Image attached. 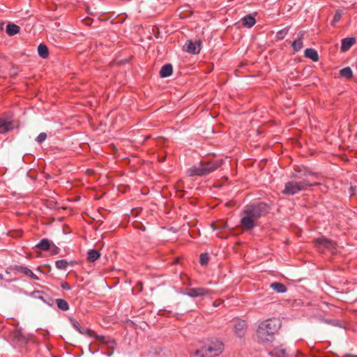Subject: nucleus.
<instances>
[{
	"mask_svg": "<svg viewBox=\"0 0 357 357\" xmlns=\"http://www.w3.org/2000/svg\"><path fill=\"white\" fill-rule=\"evenodd\" d=\"M281 327L278 319H269L261 321L257 329L256 336L259 343L271 344Z\"/></svg>",
	"mask_w": 357,
	"mask_h": 357,
	"instance_id": "1",
	"label": "nucleus"
},
{
	"mask_svg": "<svg viewBox=\"0 0 357 357\" xmlns=\"http://www.w3.org/2000/svg\"><path fill=\"white\" fill-rule=\"evenodd\" d=\"M268 212V207L264 203L246 206L241 213V226L245 230L252 229L255 226V222Z\"/></svg>",
	"mask_w": 357,
	"mask_h": 357,
	"instance_id": "2",
	"label": "nucleus"
},
{
	"mask_svg": "<svg viewBox=\"0 0 357 357\" xmlns=\"http://www.w3.org/2000/svg\"><path fill=\"white\" fill-rule=\"evenodd\" d=\"M222 164V160H213L201 162L198 165H194L189 168L186 174L188 176H206L216 170Z\"/></svg>",
	"mask_w": 357,
	"mask_h": 357,
	"instance_id": "3",
	"label": "nucleus"
},
{
	"mask_svg": "<svg viewBox=\"0 0 357 357\" xmlns=\"http://www.w3.org/2000/svg\"><path fill=\"white\" fill-rule=\"evenodd\" d=\"M318 185H319V183H312L307 179H303L300 181H289L285 183L282 193L284 195H294L300 191L305 190L307 187Z\"/></svg>",
	"mask_w": 357,
	"mask_h": 357,
	"instance_id": "4",
	"label": "nucleus"
},
{
	"mask_svg": "<svg viewBox=\"0 0 357 357\" xmlns=\"http://www.w3.org/2000/svg\"><path fill=\"white\" fill-rule=\"evenodd\" d=\"M223 344L221 342L215 341L207 346L203 347L197 351V354L202 357H214L222 352Z\"/></svg>",
	"mask_w": 357,
	"mask_h": 357,
	"instance_id": "5",
	"label": "nucleus"
},
{
	"mask_svg": "<svg viewBox=\"0 0 357 357\" xmlns=\"http://www.w3.org/2000/svg\"><path fill=\"white\" fill-rule=\"evenodd\" d=\"M313 242L315 247H317L320 251L324 252L327 250L331 251L333 254L335 253L337 244L331 239L321 236L314 239Z\"/></svg>",
	"mask_w": 357,
	"mask_h": 357,
	"instance_id": "6",
	"label": "nucleus"
},
{
	"mask_svg": "<svg viewBox=\"0 0 357 357\" xmlns=\"http://www.w3.org/2000/svg\"><path fill=\"white\" fill-rule=\"evenodd\" d=\"M79 333L87 335L89 337L95 338L97 341L100 342L101 343L107 345L109 348L114 349V345L115 344V341L114 339H112L109 337L99 335L96 334L94 331L89 329L84 328L80 326V329L77 330Z\"/></svg>",
	"mask_w": 357,
	"mask_h": 357,
	"instance_id": "7",
	"label": "nucleus"
},
{
	"mask_svg": "<svg viewBox=\"0 0 357 357\" xmlns=\"http://www.w3.org/2000/svg\"><path fill=\"white\" fill-rule=\"evenodd\" d=\"M202 42L200 40H197L195 42L192 40H188L183 46L184 50L190 54H196L199 53L201 50Z\"/></svg>",
	"mask_w": 357,
	"mask_h": 357,
	"instance_id": "8",
	"label": "nucleus"
},
{
	"mask_svg": "<svg viewBox=\"0 0 357 357\" xmlns=\"http://www.w3.org/2000/svg\"><path fill=\"white\" fill-rule=\"evenodd\" d=\"M210 293V290L203 287L198 288H190L188 289V291L184 293L185 295H187L192 298H197L199 296H204L208 295Z\"/></svg>",
	"mask_w": 357,
	"mask_h": 357,
	"instance_id": "9",
	"label": "nucleus"
},
{
	"mask_svg": "<svg viewBox=\"0 0 357 357\" xmlns=\"http://www.w3.org/2000/svg\"><path fill=\"white\" fill-rule=\"evenodd\" d=\"M247 330V324L243 320H238L236 321L234 325V332L238 337H242L245 335Z\"/></svg>",
	"mask_w": 357,
	"mask_h": 357,
	"instance_id": "10",
	"label": "nucleus"
},
{
	"mask_svg": "<svg viewBox=\"0 0 357 357\" xmlns=\"http://www.w3.org/2000/svg\"><path fill=\"white\" fill-rule=\"evenodd\" d=\"M305 33V32L304 31H301L298 32L297 39L293 41L291 44L294 51L298 52L302 49L303 39L304 38Z\"/></svg>",
	"mask_w": 357,
	"mask_h": 357,
	"instance_id": "11",
	"label": "nucleus"
},
{
	"mask_svg": "<svg viewBox=\"0 0 357 357\" xmlns=\"http://www.w3.org/2000/svg\"><path fill=\"white\" fill-rule=\"evenodd\" d=\"M356 43V38L354 37H348L342 39L341 44V51L347 52Z\"/></svg>",
	"mask_w": 357,
	"mask_h": 357,
	"instance_id": "12",
	"label": "nucleus"
},
{
	"mask_svg": "<svg viewBox=\"0 0 357 357\" xmlns=\"http://www.w3.org/2000/svg\"><path fill=\"white\" fill-rule=\"evenodd\" d=\"M15 269L20 273H22L25 274L26 275L30 277L31 279L38 280H39L38 277L35 275L31 269H29L27 267L22 266H17L15 267Z\"/></svg>",
	"mask_w": 357,
	"mask_h": 357,
	"instance_id": "13",
	"label": "nucleus"
},
{
	"mask_svg": "<svg viewBox=\"0 0 357 357\" xmlns=\"http://www.w3.org/2000/svg\"><path fill=\"white\" fill-rule=\"evenodd\" d=\"M13 128L12 121L6 119H0V133H5Z\"/></svg>",
	"mask_w": 357,
	"mask_h": 357,
	"instance_id": "14",
	"label": "nucleus"
},
{
	"mask_svg": "<svg viewBox=\"0 0 357 357\" xmlns=\"http://www.w3.org/2000/svg\"><path fill=\"white\" fill-rule=\"evenodd\" d=\"M268 354L272 357H286V349L281 345L274 348Z\"/></svg>",
	"mask_w": 357,
	"mask_h": 357,
	"instance_id": "15",
	"label": "nucleus"
},
{
	"mask_svg": "<svg viewBox=\"0 0 357 357\" xmlns=\"http://www.w3.org/2000/svg\"><path fill=\"white\" fill-rule=\"evenodd\" d=\"M20 31V27L15 24L8 23L6 26V31L10 36L17 34Z\"/></svg>",
	"mask_w": 357,
	"mask_h": 357,
	"instance_id": "16",
	"label": "nucleus"
},
{
	"mask_svg": "<svg viewBox=\"0 0 357 357\" xmlns=\"http://www.w3.org/2000/svg\"><path fill=\"white\" fill-rule=\"evenodd\" d=\"M172 66L169 63L164 65L160 70V76L161 77H167L172 73Z\"/></svg>",
	"mask_w": 357,
	"mask_h": 357,
	"instance_id": "17",
	"label": "nucleus"
},
{
	"mask_svg": "<svg viewBox=\"0 0 357 357\" xmlns=\"http://www.w3.org/2000/svg\"><path fill=\"white\" fill-rule=\"evenodd\" d=\"M305 56L311 59L313 61H317L319 60L317 52L312 48H307L305 50Z\"/></svg>",
	"mask_w": 357,
	"mask_h": 357,
	"instance_id": "18",
	"label": "nucleus"
},
{
	"mask_svg": "<svg viewBox=\"0 0 357 357\" xmlns=\"http://www.w3.org/2000/svg\"><path fill=\"white\" fill-rule=\"evenodd\" d=\"M270 287L278 293H284L287 290L286 286L280 282H273Z\"/></svg>",
	"mask_w": 357,
	"mask_h": 357,
	"instance_id": "19",
	"label": "nucleus"
},
{
	"mask_svg": "<svg viewBox=\"0 0 357 357\" xmlns=\"http://www.w3.org/2000/svg\"><path fill=\"white\" fill-rule=\"evenodd\" d=\"M74 264H75L74 261H70L68 262L66 260L61 259V260H57L55 262V266L58 269L66 270L69 264L73 265Z\"/></svg>",
	"mask_w": 357,
	"mask_h": 357,
	"instance_id": "20",
	"label": "nucleus"
},
{
	"mask_svg": "<svg viewBox=\"0 0 357 357\" xmlns=\"http://www.w3.org/2000/svg\"><path fill=\"white\" fill-rule=\"evenodd\" d=\"M38 53L43 59H46L49 56V51L47 47L45 44H40L38 47Z\"/></svg>",
	"mask_w": 357,
	"mask_h": 357,
	"instance_id": "21",
	"label": "nucleus"
},
{
	"mask_svg": "<svg viewBox=\"0 0 357 357\" xmlns=\"http://www.w3.org/2000/svg\"><path fill=\"white\" fill-rule=\"evenodd\" d=\"M243 25L248 28L252 27L255 24L256 21L255 17L251 15H246L242 20Z\"/></svg>",
	"mask_w": 357,
	"mask_h": 357,
	"instance_id": "22",
	"label": "nucleus"
},
{
	"mask_svg": "<svg viewBox=\"0 0 357 357\" xmlns=\"http://www.w3.org/2000/svg\"><path fill=\"white\" fill-rule=\"evenodd\" d=\"M13 337L18 342H20L23 344H26L28 342V339L19 330L15 331L13 333Z\"/></svg>",
	"mask_w": 357,
	"mask_h": 357,
	"instance_id": "23",
	"label": "nucleus"
},
{
	"mask_svg": "<svg viewBox=\"0 0 357 357\" xmlns=\"http://www.w3.org/2000/svg\"><path fill=\"white\" fill-rule=\"evenodd\" d=\"M36 247L43 251H47L50 248V241L47 238H43L36 245Z\"/></svg>",
	"mask_w": 357,
	"mask_h": 357,
	"instance_id": "24",
	"label": "nucleus"
},
{
	"mask_svg": "<svg viewBox=\"0 0 357 357\" xmlns=\"http://www.w3.org/2000/svg\"><path fill=\"white\" fill-rule=\"evenodd\" d=\"M100 252L96 250H90L88 252L87 259L89 261L93 262L97 260L100 257Z\"/></svg>",
	"mask_w": 357,
	"mask_h": 357,
	"instance_id": "25",
	"label": "nucleus"
},
{
	"mask_svg": "<svg viewBox=\"0 0 357 357\" xmlns=\"http://www.w3.org/2000/svg\"><path fill=\"white\" fill-rule=\"evenodd\" d=\"M57 307L61 310L66 311L69 309V305L68 302L62 298H57L56 300Z\"/></svg>",
	"mask_w": 357,
	"mask_h": 357,
	"instance_id": "26",
	"label": "nucleus"
},
{
	"mask_svg": "<svg viewBox=\"0 0 357 357\" xmlns=\"http://www.w3.org/2000/svg\"><path fill=\"white\" fill-rule=\"evenodd\" d=\"M340 75L344 77L351 78L353 73L351 69L349 67H346L340 71Z\"/></svg>",
	"mask_w": 357,
	"mask_h": 357,
	"instance_id": "27",
	"label": "nucleus"
},
{
	"mask_svg": "<svg viewBox=\"0 0 357 357\" xmlns=\"http://www.w3.org/2000/svg\"><path fill=\"white\" fill-rule=\"evenodd\" d=\"M226 223L222 221L213 222L211 225V227L214 230H223L226 227Z\"/></svg>",
	"mask_w": 357,
	"mask_h": 357,
	"instance_id": "28",
	"label": "nucleus"
},
{
	"mask_svg": "<svg viewBox=\"0 0 357 357\" xmlns=\"http://www.w3.org/2000/svg\"><path fill=\"white\" fill-rule=\"evenodd\" d=\"M289 28H284L277 32V38L278 40H282L284 38V36L288 33Z\"/></svg>",
	"mask_w": 357,
	"mask_h": 357,
	"instance_id": "29",
	"label": "nucleus"
},
{
	"mask_svg": "<svg viewBox=\"0 0 357 357\" xmlns=\"http://www.w3.org/2000/svg\"><path fill=\"white\" fill-rule=\"evenodd\" d=\"M209 257L207 253H202L200 255V260L199 262L201 265H206L208 262Z\"/></svg>",
	"mask_w": 357,
	"mask_h": 357,
	"instance_id": "30",
	"label": "nucleus"
},
{
	"mask_svg": "<svg viewBox=\"0 0 357 357\" xmlns=\"http://www.w3.org/2000/svg\"><path fill=\"white\" fill-rule=\"evenodd\" d=\"M342 16L341 10H337L332 21V24L334 25L336 22H339Z\"/></svg>",
	"mask_w": 357,
	"mask_h": 357,
	"instance_id": "31",
	"label": "nucleus"
},
{
	"mask_svg": "<svg viewBox=\"0 0 357 357\" xmlns=\"http://www.w3.org/2000/svg\"><path fill=\"white\" fill-rule=\"evenodd\" d=\"M47 138V135L45 132H40L36 138V141L38 143L41 144Z\"/></svg>",
	"mask_w": 357,
	"mask_h": 357,
	"instance_id": "32",
	"label": "nucleus"
},
{
	"mask_svg": "<svg viewBox=\"0 0 357 357\" xmlns=\"http://www.w3.org/2000/svg\"><path fill=\"white\" fill-rule=\"evenodd\" d=\"M18 69L15 66H13L10 70V76L13 77L18 75Z\"/></svg>",
	"mask_w": 357,
	"mask_h": 357,
	"instance_id": "33",
	"label": "nucleus"
},
{
	"mask_svg": "<svg viewBox=\"0 0 357 357\" xmlns=\"http://www.w3.org/2000/svg\"><path fill=\"white\" fill-rule=\"evenodd\" d=\"M71 323L73 326V327L76 329V330H79L80 329V324L78 321H75V320H73L71 319Z\"/></svg>",
	"mask_w": 357,
	"mask_h": 357,
	"instance_id": "34",
	"label": "nucleus"
},
{
	"mask_svg": "<svg viewBox=\"0 0 357 357\" xmlns=\"http://www.w3.org/2000/svg\"><path fill=\"white\" fill-rule=\"evenodd\" d=\"M61 287L63 289H67V290H70V286L69 285L68 283L67 282H63L61 284Z\"/></svg>",
	"mask_w": 357,
	"mask_h": 357,
	"instance_id": "35",
	"label": "nucleus"
},
{
	"mask_svg": "<svg viewBox=\"0 0 357 357\" xmlns=\"http://www.w3.org/2000/svg\"><path fill=\"white\" fill-rule=\"evenodd\" d=\"M137 286L139 287V291H142V283L141 282H138L137 283Z\"/></svg>",
	"mask_w": 357,
	"mask_h": 357,
	"instance_id": "36",
	"label": "nucleus"
},
{
	"mask_svg": "<svg viewBox=\"0 0 357 357\" xmlns=\"http://www.w3.org/2000/svg\"><path fill=\"white\" fill-rule=\"evenodd\" d=\"M296 354L298 355H302L301 352L299 350L296 351Z\"/></svg>",
	"mask_w": 357,
	"mask_h": 357,
	"instance_id": "37",
	"label": "nucleus"
},
{
	"mask_svg": "<svg viewBox=\"0 0 357 357\" xmlns=\"http://www.w3.org/2000/svg\"><path fill=\"white\" fill-rule=\"evenodd\" d=\"M4 24L2 22V23H0V28L2 29H3V26Z\"/></svg>",
	"mask_w": 357,
	"mask_h": 357,
	"instance_id": "38",
	"label": "nucleus"
},
{
	"mask_svg": "<svg viewBox=\"0 0 357 357\" xmlns=\"http://www.w3.org/2000/svg\"><path fill=\"white\" fill-rule=\"evenodd\" d=\"M3 279V276L1 273H0V280Z\"/></svg>",
	"mask_w": 357,
	"mask_h": 357,
	"instance_id": "39",
	"label": "nucleus"
},
{
	"mask_svg": "<svg viewBox=\"0 0 357 357\" xmlns=\"http://www.w3.org/2000/svg\"><path fill=\"white\" fill-rule=\"evenodd\" d=\"M159 160H160V162H163V161L165 160V158H164V157H163V158H161L160 159H159Z\"/></svg>",
	"mask_w": 357,
	"mask_h": 357,
	"instance_id": "40",
	"label": "nucleus"
},
{
	"mask_svg": "<svg viewBox=\"0 0 357 357\" xmlns=\"http://www.w3.org/2000/svg\"><path fill=\"white\" fill-rule=\"evenodd\" d=\"M149 137H150V136H146V137H145V140L148 139Z\"/></svg>",
	"mask_w": 357,
	"mask_h": 357,
	"instance_id": "41",
	"label": "nucleus"
},
{
	"mask_svg": "<svg viewBox=\"0 0 357 357\" xmlns=\"http://www.w3.org/2000/svg\"><path fill=\"white\" fill-rule=\"evenodd\" d=\"M56 250H58V248H56V250H54V253H57Z\"/></svg>",
	"mask_w": 357,
	"mask_h": 357,
	"instance_id": "42",
	"label": "nucleus"
},
{
	"mask_svg": "<svg viewBox=\"0 0 357 357\" xmlns=\"http://www.w3.org/2000/svg\"><path fill=\"white\" fill-rule=\"evenodd\" d=\"M56 250H58V248H56V250H54V253H57Z\"/></svg>",
	"mask_w": 357,
	"mask_h": 357,
	"instance_id": "43",
	"label": "nucleus"
},
{
	"mask_svg": "<svg viewBox=\"0 0 357 357\" xmlns=\"http://www.w3.org/2000/svg\"><path fill=\"white\" fill-rule=\"evenodd\" d=\"M56 250H58V248H56V250H54V253H57Z\"/></svg>",
	"mask_w": 357,
	"mask_h": 357,
	"instance_id": "44",
	"label": "nucleus"
}]
</instances>
